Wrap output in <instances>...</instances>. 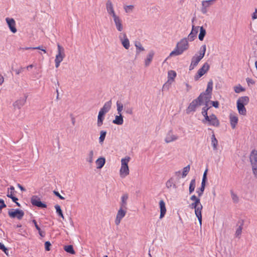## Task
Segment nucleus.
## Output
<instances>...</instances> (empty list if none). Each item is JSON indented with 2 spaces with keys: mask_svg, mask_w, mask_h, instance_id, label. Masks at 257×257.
Masks as SVG:
<instances>
[{
  "mask_svg": "<svg viewBox=\"0 0 257 257\" xmlns=\"http://www.w3.org/2000/svg\"><path fill=\"white\" fill-rule=\"evenodd\" d=\"M106 9L107 14L112 18L116 30L118 32H122L123 30L122 21L116 14L113 4L110 0H108L106 3Z\"/></svg>",
  "mask_w": 257,
  "mask_h": 257,
  "instance_id": "obj_1",
  "label": "nucleus"
},
{
  "mask_svg": "<svg viewBox=\"0 0 257 257\" xmlns=\"http://www.w3.org/2000/svg\"><path fill=\"white\" fill-rule=\"evenodd\" d=\"M209 108V107H204L202 108L201 113L204 116L202 122L208 125L218 127L220 125V122L217 116L214 114H211L209 115H208L207 111Z\"/></svg>",
  "mask_w": 257,
  "mask_h": 257,
  "instance_id": "obj_2",
  "label": "nucleus"
},
{
  "mask_svg": "<svg viewBox=\"0 0 257 257\" xmlns=\"http://www.w3.org/2000/svg\"><path fill=\"white\" fill-rule=\"evenodd\" d=\"M190 200L193 202L189 205V208L195 210V215L199 221L200 224L201 225L203 206L201 204L200 199L199 197H197L195 195H193L190 197Z\"/></svg>",
  "mask_w": 257,
  "mask_h": 257,
  "instance_id": "obj_3",
  "label": "nucleus"
},
{
  "mask_svg": "<svg viewBox=\"0 0 257 257\" xmlns=\"http://www.w3.org/2000/svg\"><path fill=\"white\" fill-rule=\"evenodd\" d=\"M188 48L189 43L187 38L182 39L177 43L174 50L170 53L169 56L180 55Z\"/></svg>",
  "mask_w": 257,
  "mask_h": 257,
  "instance_id": "obj_4",
  "label": "nucleus"
},
{
  "mask_svg": "<svg viewBox=\"0 0 257 257\" xmlns=\"http://www.w3.org/2000/svg\"><path fill=\"white\" fill-rule=\"evenodd\" d=\"M131 158L126 156L121 159V166L119 169V176L121 178H124L130 174V169L128 167V163Z\"/></svg>",
  "mask_w": 257,
  "mask_h": 257,
  "instance_id": "obj_5",
  "label": "nucleus"
},
{
  "mask_svg": "<svg viewBox=\"0 0 257 257\" xmlns=\"http://www.w3.org/2000/svg\"><path fill=\"white\" fill-rule=\"evenodd\" d=\"M249 101V97L246 96L240 97L237 99V108L240 115H245L246 114V109L244 106L248 103Z\"/></svg>",
  "mask_w": 257,
  "mask_h": 257,
  "instance_id": "obj_6",
  "label": "nucleus"
},
{
  "mask_svg": "<svg viewBox=\"0 0 257 257\" xmlns=\"http://www.w3.org/2000/svg\"><path fill=\"white\" fill-rule=\"evenodd\" d=\"M206 45H204L201 46L200 51L199 55H195L194 56L192 59L191 62L189 66V70H192L198 64L200 61L204 57L206 52Z\"/></svg>",
  "mask_w": 257,
  "mask_h": 257,
  "instance_id": "obj_7",
  "label": "nucleus"
},
{
  "mask_svg": "<svg viewBox=\"0 0 257 257\" xmlns=\"http://www.w3.org/2000/svg\"><path fill=\"white\" fill-rule=\"evenodd\" d=\"M57 53L55 57V63L56 68L59 67L60 63L65 57L64 48L59 44H57Z\"/></svg>",
  "mask_w": 257,
  "mask_h": 257,
  "instance_id": "obj_8",
  "label": "nucleus"
},
{
  "mask_svg": "<svg viewBox=\"0 0 257 257\" xmlns=\"http://www.w3.org/2000/svg\"><path fill=\"white\" fill-rule=\"evenodd\" d=\"M250 162L253 174L257 179V151L253 150L251 151L250 157Z\"/></svg>",
  "mask_w": 257,
  "mask_h": 257,
  "instance_id": "obj_9",
  "label": "nucleus"
},
{
  "mask_svg": "<svg viewBox=\"0 0 257 257\" xmlns=\"http://www.w3.org/2000/svg\"><path fill=\"white\" fill-rule=\"evenodd\" d=\"M201 96H199L196 99L193 100L189 105L188 107L186 109V112L187 113H189L191 112L195 111L196 110V108L202 104L199 101V100L201 98Z\"/></svg>",
  "mask_w": 257,
  "mask_h": 257,
  "instance_id": "obj_10",
  "label": "nucleus"
},
{
  "mask_svg": "<svg viewBox=\"0 0 257 257\" xmlns=\"http://www.w3.org/2000/svg\"><path fill=\"white\" fill-rule=\"evenodd\" d=\"M210 66L207 62L205 63L203 66L197 71L196 74L194 76V79L197 81L204 74H205L209 69Z\"/></svg>",
  "mask_w": 257,
  "mask_h": 257,
  "instance_id": "obj_11",
  "label": "nucleus"
},
{
  "mask_svg": "<svg viewBox=\"0 0 257 257\" xmlns=\"http://www.w3.org/2000/svg\"><path fill=\"white\" fill-rule=\"evenodd\" d=\"M127 208L119 207L115 219V223L116 225H118L121 219L125 216Z\"/></svg>",
  "mask_w": 257,
  "mask_h": 257,
  "instance_id": "obj_12",
  "label": "nucleus"
},
{
  "mask_svg": "<svg viewBox=\"0 0 257 257\" xmlns=\"http://www.w3.org/2000/svg\"><path fill=\"white\" fill-rule=\"evenodd\" d=\"M9 215L12 218H17L21 219L24 215V212L19 209L11 210L9 211Z\"/></svg>",
  "mask_w": 257,
  "mask_h": 257,
  "instance_id": "obj_13",
  "label": "nucleus"
},
{
  "mask_svg": "<svg viewBox=\"0 0 257 257\" xmlns=\"http://www.w3.org/2000/svg\"><path fill=\"white\" fill-rule=\"evenodd\" d=\"M176 73L175 71L170 70L168 72V81L167 83L164 84L163 88L165 89L167 86V84L169 85L174 81L175 78L176 77Z\"/></svg>",
  "mask_w": 257,
  "mask_h": 257,
  "instance_id": "obj_14",
  "label": "nucleus"
},
{
  "mask_svg": "<svg viewBox=\"0 0 257 257\" xmlns=\"http://www.w3.org/2000/svg\"><path fill=\"white\" fill-rule=\"evenodd\" d=\"M119 39L120 40L122 45L126 49H128L130 47V41L125 33H120L119 36Z\"/></svg>",
  "mask_w": 257,
  "mask_h": 257,
  "instance_id": "obj_15",
  "label": "nucleus"
},
{
  "mask_svg": "<svg viewBox=\"0 0 257 257\" xmlns=\"http://www.w3.org/2000/svg\"><path fill=\"white\" fill-rule=\"evenodd\" d=\"M6 21L11 31L13 33H16L17 30L15 20L13 18H7Z\"/></svg>",
  "mask_w": 257,
  "mask_h": 257,
  "instance_id": "obj_16",
  "label": "nucleus"
},
{
  "mask_svg": "<svg viewBox=\"0 0 257 257\" xmlns=\"http://www.w3.org/2000/svg\"><path fill=\"white\" fill-rule=\"evenodd\" d=\"M178 137L173 134V131L170 130L168 132L165 139L167 143H169L178 140Z\"/></svg>",
  "mask_w": 257,
  "mask_h": 257,
  "instance_id": "obj_17",
  "label": "nucleus"
},
{
  "mask_svg": "<svg viewBox=\"0 0 257 257\" xmlns=\"http://www.w3.org/2000/svg\"><path fill=\"white\" fill-rule=\"evenodd\" d=\"M31 203L34 206H36L37 207H41V208H46L47 206L45 204L43 203L41 201L40 198H38L36 196H33L31 198Z\"/></svg>",
  "mask_w": 257,
  "mask_h": 257,
  "instance_id": "obj_18",
  "label": "nucleus"
},
{
  "mask_svg": "<svg viewBox=\"0 0 257 257\" xmlns=\"http://www.w3.org/2000/svg\"><path fill=\"white\" fill-rule=\"evenodd\" d=\"M199 27H195L194 25L192 26L191 32L188 36V39L190 41H193L194 39L196 37L197 34L198 32Z\"/></svg>",
  "mask_w": 257,
  "mask_h": 257,
  "instance_id": "obj_19",
  "label": "nucleus"
},
{
  "mask_svg": "<svg viewBox=\"0 0 257 257\" xmlns=\"http://www.w3.org/2000/svg\"><path fill=\"white\" fill-rule=\"evenodd\" d=\"M229 120L232 128L234 129L238 121L237 114L235 113H230L229 115Z\"/></svg>",
  "mask_w": 257,
  "mask_h": 257,
  "instance_id": "obj_20",
  "label": "nucleus"
},
{
  "mask_svg": "<svg viewBox=\"0 0 257 257\" xmlns=\"http://www.w3.org/2000/svg\"><path fill=\"white\" fill-rule=\"evenodd\" d=\"M201 98L199 100V101L201 102V103L202 104L204 103H205L206 106H207V103L210 101V98H211V95L206 93H202L200 94L199 96H201Z\"/></svg>",
  "mask_w": 257,
  "mask_h": 257,
  "instance_id": "obj_21",
  "label": "nucleus"
},
{
  "mask_svg": "<svg viewBox=\"0 0 257 257\" xmlns=\"http://www.w3.org/2000/svg\"><path fill=\"white\" fill-rule=\"evenodd\" d=\"M215 1H216V0H208L202 1V12L204 14L207 11L206 9L212 5Z\"/></svg>",
  "mask_w": 257,
  "mask_h": 257,
  "instance_id": "obj_22",
  "label": "nucleus"
},
{
  "mask_svg": "<svg viewBox=\"0 0 257 257\" xmlns=\"http://www.w3.org/2000/svg\"><path fill=\"white\" fill-rule=\"evenodd\" d=\"M112 102L111 100H109L106 102L102 107L100 109L99 111L106 114L108 112L111 108Z\"/></svg>",
  "mask_w": 257,
  "mask_h": 257,
  "instance_id": "obj_23",
  "label": "nucleus"
},
{
  "mask_svg": "<svg viewBox=\"0 0 257 257\" xmlns=\"http://www.w3.org/2000/svg\"><path fill=\"white\" fill-rule=\"evenodd\" d=\"M128 195L127 194H123L120 198V207L127 208V200Z\"/></svg>",
  "mask_w": 257,
  "mask_h": 257,
  "instance_id": "obj_24",
  "label": "nucleus"
},
{
  "mask_svg": "<svg viewBox=\"0 0 257 257\" xmlns=\"http://www.w3.org/2000/svg\"><path fill=\"white\" fill-rule=\"evenodd\" d=\"M159 205L160 208V218L161 219L164 217L166 212L165 203L163 200L160 201Z\"/></svg>",
  "mask_w": 257,
  "mask_h": 257,
  "instance_id": "obj_25",
  "label": "nucleus"
},
{
  "mask_svg": "<svg viewBox=\"0 0 257 257\" xmlns=\"http://www.w3.org/2000/svg\"><path fill=\"white\" fill-rule=\"evenodd\" d=\"M166 186L167 188H177V186L176 185V181L174 178H171L169 180H168L166 183Z\"/></svg>",
  "mask_w": 257,
  "mask_h": 257,
  "instance_id": "obj_26",
  "label": "nucleus"
},
{
  "mask_svg": "<svg viewBox=\"0 0 257 257\" xmlns=\"http://www.w3.org/2000/svg\"><path fill=\"white\" fill-rule=\"evenodd\" d=\"M119 115H116L114 119L113 120L112 122L115 124L121 125L123 123V117L121 113H118Z\"/></svg>",
  "mask_w": 257,
  "mask_h": 257,
  "instance_id": "obj_27",
  "label": "nucleus"
},
{
  "mask_svg": "<svg viewBox=\"0 0 257 257\" xmlns=\"http://www.w3.org/2000/svg\"><path fill=\"white\" fill-rule=\"evenodd\" d=\"M97 169L102 168L105 163V159L104 157H100L95 162Z\"/></svg>",
  "mask_w": 257,
  "mask_h": 257,
  "instance_id": "obj_28",
  "label": "nucleus"
},
{
  "mask_svg": "<svg viewBox=\"0 0 257 257\" xmlns=\"http://www.w3.org/2000/svg\"><path fill=\"white\" fill-rule=\"evenodd\" d=\"M154 55V53L153 52H150L147 56V58L145 60V65L146 66H148L151 62H152L153 57Z\"/></svg>",
  "mask_w": 257,
  "mask_h": 257,
  "instance_id": "obj_29",
  "label": "nucleus"
},
{
  "mask_svg": "<svg viewBox=\"0 0 257 257\" xmlns=\"http://www.w3.org/2000/svg\"><path fill=\"white\" fill-rule=\"evenodd\" d=\"M104 115H105V114L99 111L98 117H97V125L98 126H100L102 125L103 121L104 119Z\"/></svg>",
  "mask_w": 257,
  "mask_h": 257,
  "instance_id": "obj_30",
  "label": "nucleus"
},
{
  "mask_svg": "<svg viewBox=\"0 0 257 257\" xmlns=\"http://www.w3.org/2000/svg\"><path fill=\"white\" fill-rule=\"evenodd\" d=\"M211 145L213 146V148L214 150H216L217 149L218 146V141L216 139L215 135L214 133L211 136Z\"/></svg>",
  "mask_w": 257,
  "mask_h": 257,
  "instance_id": "obj_31",
  "label": "nucleus"
},
{
  "mask_svg": "<svg viewBox=\"0 0 257 257\" xmlns=\"http://www.w3.org/2000/svg\"><path fill=\"white\" fill-rule=\"evenodd\" d=\"M212 89H213V81L212 80H211L208 82L207 88L204 93H206L211 95L212 91Z\"/></svg>",
  "mask_w": 257,
  "mask_h": 257,
  "instance_id": "obj_32",
  "label": "nucleus"
},
{
  "mask_svg": "<svg viewBox=\"0 0 257 257\" xmlns=\"http://www.w3.org/2000/svg\"><path fill=\"white\" fill-rule=\"evenodd\" d=\"M93 156H94V152L93 150H90L89 151L87 157L86 158V161L89 163L91 164L93 162Z\"/></svg>",
  "mask_w": 257,
  "mask_h": 257,
  "instance_id": "obj_33",
  "label": "nucleus"
},
{
  "mask_svg": "<svg viewBox=\"0 0 257 257\" xmlns=\"http://www.w3.org/2000/svg\"><path fill=\"white\" fill-rule=\"evenodd\" d=\"M200 33L199 34L198 38L200 41H202L206 34V30L203 28V27H199Z\"/></svg>",
  "mask_w": 257,
  "mask_h": 257,
  "instance_id": "obj_34",
  "label": "nucleus"
},
{
  "mask_svg": "<svg viewBox=\"0 0 257 257\" xmlns=\"http://www.w3.org/2000/svg\"><path fill=\"white\" fill-rule=\"evenodd\" d=\"M64 250L72 254H74L75 253V252L73 249V246L72 245H68L65 246L64 247Z\"/></svg>",
  "mask_w": 257,
  "mask_h": 257,
  "instance_id": "obj_35",
  "label": "nucleus"
},
{
  "mask_svg": "<svg viewBox=\"0 0 257 257\" xmlns=\"http://www.w3.org/2000/svg\"><path fill=\"white\" fill-rule=\"evenodd\" d=\"M135 45L136 47L137 52L138 53H139L141 51H144L145 50V49L140 42H136Z\"/></svg>",
  "mask_w": 257,
  "mask_h": 257,
  "instance_id": "obj_36",
  "label": "nucleus"
},
{
  "mask_svg": "<svg viewBox=\"0 0 257 257\" xmlns=\"http://www.w3.org/2000/svg\"><path fill=\"white\" fill-rule=\"evenodd\" d=\"M195 179H193L191 181L190 185H189V193L190 194L192 193L195 189Z\"/></svg>",
  "mask_w": 257,
  "mask_h": 257,
  "instance_id": "obj_37",
  "label": "nucleus"
},
{
  "mask_svg": "<svg viewBox=\"0 0 257 257\" xmlns=\"http://www.w3.org/2000/svg\"><path fill=\"white\" fill-rule=\"evenodd\" d=\"M55 208L56 209L57 213L60 216H61L62 218L63 219H64V217L63 216V213H62V210L61 209L60 206L59 205H56L55 206Z\"/></svg>",
  "mask_w": 257,
  "mask_h": 257,
  "instance_id": "obj_38",
  "label": "nucleus"
},
{
  "mask_svg": "<svg viewBox=\"0 0 257 257\" xmlns=\"http://www.w3.org/2000/svg\"><path fill=\"white\" fill-rule=\"evenodd\" d=\"M33 222L34 223L36 228L39 231V233L40 235L42 237H44L45 235V233H44V232H43V231H41V228L39 227V226L37 224L36 221L35 220H33Z\"/></svg>",
  "mask_w": 257,
  "mask_h": 257,
  "instance_id": "obj_39",
  "label": "nucleus"
},
{
  "mask_svg": "<svg viewBox=\"0 0 257 257\" xmlns=\"http://www.w3.org/2000/svg\"><path fill=\"white\" fill-rule=\"evenodd\" d=\"M100 135L99 138V141L100 143H102L105 139L106 132L104 131H101L100 133Z\"/></svg>",
  "mask_w": 257,
  "mask_h": 257,
  "instance_id": "obj_40",
  "label": "nucleus"
},
{
  "mask_svg": "<svg viewBox=\"0 0 257 257\" xmlns=\"http://www.w3.org/2000/svg\"><path fill=\"white\" fill-rule=\"evenodd\" d=\"M123 9L126 13L133 12L134 7L133 5L124 6Z\"/></svg>",
  "mask_w": 257,
  "mask_h": 257,
  "instance_id": "obj_41",
  "label": "nucleus"
},
{
  "mask_svg": "<svg viewBox=\"0 0 257 257\" xmlns=\"http://www.w3.org/2000/svg\"><path fill=\"white\" fill-rule=\"evenodd\" d=\"M190 171V165H188L183 168L182 172V177H185Z\"/></svg>",
  "mask_w": 257,
  "mask_h": 257,
  "instance_id": "obj_42",
  "label": "nucleus"
},
{
  "mask_svg": "<svg viewBox=\"0 0 257 257\" xmlns=\"http://www.w3.org/2000/svg\"><path fill=\"white\" fill-rule=\"evenodd\" d=\"M116 106H117V113H121V111H122V110L123 109V104L121 102H120L119 101H117Z\"/></svg>",
  "mask_w": 257,
  "mask_h": 257,
  "instance_id": "obj_43",
  "label": "nucleus"
},
{
  "mask_svg": "<svg viewBox=\"0 0 257 257\" xmlns=\"http://www.w3.org/2000/svg\"><path fill=\"white\" fill-rule=\"evenodd\" d=\"M234 90L236 93H239L244 91V89L240 85L234 86Z\"/></svg>",
  "mask_w": 257,
  "mask_h": 257,
  "instance_id": "obj_44",
  "label": "nucleus"
},
{
  "mask_svg": "<svg viewBox=\"0 0 257 257\" xmlns=\"http://www.w3.org/2000/svg\"><path fill=\"white\" fill-rule=\"evenodd\" d=\"M242 227L241 226H239L236 229L235 231V236L236 237H239L240 235L242 233Z\"/></svg>",
  "mask_w": 257,
  "mask_h": 257,
  "instance_id": "obj_45",
  "label": "nucleus"
},
{
  "mask_svg": "<svg viewBox=\"0 0 257 257\" xmlns=\"http://www.w3.org/2000/svg\"><path fill=\"white\" fill-rule=\"evenodd\" d=\"M5 207H6V205L4 201L0 198V213L1 212L2 209Z\"/></svg>",
  "mask_w": 257,
  "mask_h": 257,
  "instance_id": "obj_46",
  "label": "nucleus"
},
{
  "mask_svg": "<svg viewBox=\"0 0 257 257\" xmlns=\"http://www.w3.org/2000/svg\"><path fill=\"white\" fill-rule=\"evenodd\" d=\"M125 111L127 114H132L133 113V109L132 107H126L125 108Z\"/></svg>",
  "mask_w": 257,
  "mask_h": 257,
  "instance_id": "obj_47",
  "label": "nucleus"
},
{
  "mask_svg": "<svg viewBox=\"0 0 257 257\" xmlns=\"http://www.w3.org/2000/svg\"><path fill=\"white\" fill-rule=\"evenodd\" d=\"M51 245V244L50 243V242L49 241H46L45 243V249L47 250V251H49L50 250V246Z\"/></svg>",
  "mask_w": 257,
  "mask_h": 257,
  "instance_id": "obj_48",
  "label": "nucleus"
},
{
  "mask_svg": "<svg viewBox=\"0 0 257 257\" xmlns=\"http://www.w3.org/2000/svg\"><path fill=\"white\" fill-rule=\"evenodd\" d=\"M231 197H232V199L233 200V201L234 202H237L238 201V197L237 196V195L234 193H232L231 194Z\"/></svg>",
  "mask_w": 257,
  "mask_h": 257,
  "instance_id": "obj_49",
  "label": "nucleus"
},
{
  "mask_svg": "<svg viewBox=\"0 0 257 257\" xmlns=\"http://www.w3.org/2000/svg\"><path fill=\"white\" fill-rule=\"evenodd\" d=\"M205 188L200 187V190L199 191H197V193H198V197H200L202 196L203 194V193L204 191Z\"/></svg>",
  "mask_w": 257,
  "mask_h": 257,
  "instance_id": "obj_50",
  "label": "nucleus"
},
{
  "mask_svg": "<svg viewBox=\"0 0 257 257\" xmlns=\"http://www.w3.org/2000/svg\"><path fill=\"white\" fill-rule=\"evenodd\" d=\"M246 81L248 85L250 84H254L255 83V82L252 79L249 78H247L246 79Z\"/></svg>",
  "mask_w": 257,
  "mask_h": 257,
  "instance_id": "obj_51",
  "label": "nucleus"
},
{
  "mask_svg": "<svg viewBox=\"0 0 257 257\" xmlns=\"http://www.w3.org/2000/svg\"><path fill=\"white\" fill-rule=\"evenodd\" d=\"M54 193L56 196L58 197L60 199L64 200L65 199L64 197H63L62 196H61L58 192L54 191Z\"/></svg>",
  "mask_w": 257,
  "mask_h": 257,
  "instance_id": "obj_52",
  "label": "nucleus"
},
{
  "mask_svg": "<svg viewBox=\"0 0 257 257\" xmlns=\"http://www.w3.org/2000/svg\"><path fill=\"white\" fill-rule=\"evenodd\" d=\"M211 103L213 106L215 108H218L219 107V102L217 101H211Z\"/></svg>",
  "mask_w": 257,
  "mask_h": 257,
  "instance_id": "obj_53",
  "label": "nucleus"
},
{
  "mask_svg": "<svg viewBox=\"0 0 257 257\" xmlns=\"http://www.w3.org/2000/svg\"><path fill=\"white\" fill-rule=\"evenodd\" d=\"M0 249L3 250L5 253H6V251L7 250V248L5 246L0 242Z\"/></svg>",
  "mask_w": 257,
  "mask_h": 257,
  "instance_id": "obj_54",
  "label": "nucleus"
},
{
  "mask_svg": "<svg viewBox=\"0 0 257 257\" xmlns=\"http://www.w3.org/2000/svg\"><path fill=\"white\" fill-rule=\"evenodd\" d=\"M14 192H12V191H9V190H8V194L7 195V197L11 198V197H14Z\"/></svg>",
  "mask_w": 257,
  "mask_h": 257,
  "instance_id": "obj_55",
  "label": "nucleus"
},
{
  "mask_svg": "<svg viewBox=\"0 0 257 257\" xmlns=\"http://www.w3.org/2000/svg\"><path fill=\"white\" fill-rule=\"evenodd\" d=\"M252 19L253 20L257 19V9H255L254 12L253 13Z\"/></svg>",
  "mask_w": 257,
  "mask_h": 257,
  "instance_id": "obj_56",
  "label": "nucleus"
},
{
  "mask_svg": "<svg viewBox=\"0 0 257 257\" xmlns=\"http://www.w3.org/2000/svg\"><path fill=\"white\" fill-rule=\"evenodd\" d=\"M33 49H39V50H41V51H43L44 53H46V51L45 49H42L41 48L40 46H39V47H33L32 48Z\"/></svg>",
  "mask_w": 257,
  "mask_h": 257,
  "instance_id": "obj_57",
  "label": "nucleus"
},
{
  "mask_svg": "<svg viewBox=\"0 0 257 257\" xmlns=\"http://www.w3.org/2000/svg\"><path fill=\"white\" fill-rule=\"evenodd\" d=\"M206 180V179H205L202 178V183H201V187L205 188Z\"/></svg>",
  "mask_w": 257,
  "mask_h": 257,
  "instance_id": "obj_58",
  "label": "nucleus"
},
{
  "mask_svg": "<svg viewBox=\"0 0 257 257\" xmlns=\"http://www.w3.org/2000/svg\"><path fill=\"white\" fill-rule=\"evenodd\" d=\"M4 82V77L0 74V85H2Z\"/></svg>",
  "mask_w": 257,
  "mask_h": 257,
  "instance_id": "obj_59",
  "label": "nucleus"
},
{
  "mask_svg": "<svg viewBox=\"0 0 257 257\" xmlns=\"http://www.w3.org/2000/svg\"><path fill=\"white\" fill-rule=\"evenodd\" d=\"M18 186L21 189V190L25 191V189H24V188L22 186H21L20 184H18Z\"/></svg>",
  "mask_w": 257,
  "mask_h": 257,
  "instance_id": "obj_60",
  "label": "nucleus"
},
{
  "mask_svg": "<svg viewBox=\"0 0 257 257\" xmlns=\"http://www.w3.org/2000/svg\"><path fill=\"white\" fill-rule=\"evenodd\" d=\"M11 199H12V200L14 202H16L18 201V199L17 197H15V196H14L13 197H11Z\"/></svg>",
  "mask_w": 257,
  "mask_h": 257,
  "instance_id": "obj_61",
  "label": "nucleus"
},
{
  "mask_svg": "<svg viewBox=\"0 0 257 257\" xmlns=\"http://www.w3.org/2000/svg\"><path fill=\"white\" fill-rule=\"evenodd\" d=\"M207 171V170H206L204 172V174H203V179H206Z\"/></svg>",
  "mask_w": 257,
  "mask_h": 257,
  "instance_id": "obj_62",
  "label": "nucleus"
},
{
  "mask_svg": "<svg viewBox=\"0 0 257 257\" xmlns=\"http://www.w3.org/2000/svg\"><path fill=\"white\" fill-rule=\"evenodd\" d=\"M9 189H10L11 191H12V192H15V188L13 186H11L10 188L8 189V190H9Z\"/></svg>",
  "mask_w": 257,
  "mask_h": 257,
  "instance_id": "obj_63",
  "label": "nucleus"
},
{
  "mask_svg": "<svg viewBox=\"0 0 257 257\" xmlns=\"http://www.w3.org/2000/svg\"><path fill=\"white\" fill-rule=\"evenodd\" d=\"M175 174L176 176H178V178H177V179L179 180V177L180 174V171L177 172H176Z\"/></svg>",
  "mask_w": 257,
  "mask_h": 257,
  "instance_id": "obj_64",
  "label": "nucleus"
}]
</instances>
